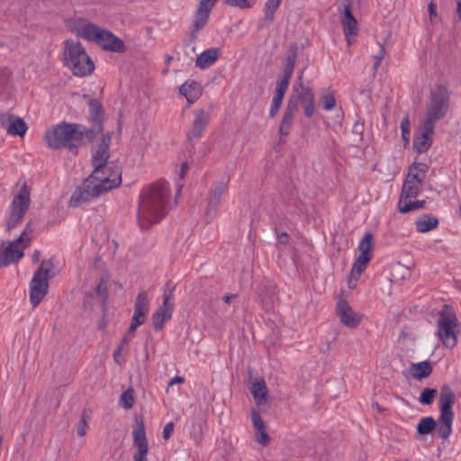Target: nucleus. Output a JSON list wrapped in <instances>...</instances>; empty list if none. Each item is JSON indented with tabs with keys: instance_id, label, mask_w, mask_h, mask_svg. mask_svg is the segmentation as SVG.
<instances>
[{
	"instance_id": "1",
	"label": "nucleus",
	"mask_w": 461,
	"mask_h": 461,
	"mask_svg": "<svg viewBox=\"0 0 461 461\" xmlns=\"http://www.w3.org/2000/svg\"><path fill=\"white\" fill-rule=\"evenodd\" d=\"M110 141L111 134L107 133L93 153L94 171L71 195V206L87 203L122 184L121 169L107 163Z\"/></svg>"
},
{
	"instance_id": "2",
	"label": "nucleus",
	"mask_w": 461,
	"mask_h": 461,
	"mask_svg": "<svg viewBox=\"0 0 461 461\" xmlns=\"http://www.w3.org/2000/svg\"><path fill=\"white\" fill-rule=\"evenodd\" d=\"M169 193V184L165 180L157 181L141 190L137 217L142 230L149 229L166 216Z\"/></svg>"
},
{
	"instance_id": "3",
	"label": "nucleus",
	"mask_w": 461,
	"mask_h": 461,
	"mask_svg": "<svg viewBox=\"0 0 461 461\" xmlns=\"http://www.w3.org/2000/svg\"><path fill=\"white\" fill-rule=\"evenodd\" d=\"M456 395L448 384H443L439 394V417L435 420L432 417L421 418L417 425V431L420 435H427L433 429L443 439H447L452 432L454 412L452 406Z\"/></svg>"
},
{
	"instance_id": "4",
	"label": "nucleus",
	"mask_w": 461,
	"mask_h": 461,
	"mask_svg": "<svg viewBox=\"0 0 461 461\" xmlns=\"http://www.w3.org/2000/svg\"><path fill=\"white\" fill-rule=\"evenodd\" d=\"M86 136V128L81 124L61 122L46 131L44 140L47 146L52 149L67 148L77 153V148Z\"/></svg>"
},
{
	"instance_id": "5",
	"label": "nucleus",
	"mask_w": 461,
	"mask_h": 461,
	"mask_svg": "<svg viewBox=\"0 0 461 461\" xmlns=\"http://www.w3.org/2000/svg\"><path fill=\"white\" fill-rule=\"evenodd\" d=\"M62 62L76 77H87L95 70V64L84 46L70 39L63 42Z\"/></svg>"
},
{
	"instance_id": "6",
	"label": "nucleus",
	"mask_w": 461,
	"mask_h": 461,
	"mask_svg": "<svg viewBox=\"0 0 461 461\" xmlns=\"http://www.w3.org/2000/svg\"><path fill=\"white\" fill-rule=\"evenodd\" d=\"M77 34L86 40L95 42L105 50L116 53L125 51V45L122 40L115 36L112 32L103 29L95 23H84L78 30Z\"/></svg>"
},
{
	"instance_id": "7",
	"label": "nucleus",
	"mask_w": 461,
	"mask_h": 461,
	"mask_svg": "<svg viewBox=\"0 0 461 461\" xmlns=\"http://www.w3.org/2000/svg\"><path fill=\"white\" fill-rule=\"evenodd\" d=\"M436 336L441 340L443 346L452 349L457 344V336L460 332L459 323L455 312L447 305L439 312Z\"/></svg>"
},
{
	"instance_id": "8",
	"label": "nucleus",
	"mask_w": 461,
	"mask_h": 461,
	"mask_svg": "<svg viewBox=\"0 0 461 461\" xmlns=\"http://www.w3.org/2000/svg\"><path fill=\"white\" fill-rule=\"evenodd\" d=\"M53 267V258L42 261L31 280L30 302L33 308L40 304L48 293L49 280L54 276V274L51 273Z\"/></svg>"
},
{
	"instance_id": "9",
	"label": "nucleus",
	"mask_w": 461,
	"mask_h": 461,
	"mask_svg": "<svg viewBox=\"0 0 461 461\" xmlns=\"http://www.w3.org/2000/svg\"><path fill=\"white\" fill-rule=\"evenodd\" d=\"M448 90L441 85L436 86L430 92L426 110L425 122L434 124L443 119L449 108Z\"/></svg>"
},
{
	"instance_id": "10",
	"label": "nucleus",
	"mask_w": 461,
	"mask_h": 461,
	"mask_svg": "<svg viewBox=\"0 0 461 461\" xmlns=\"http://www.w3.org/2000/svg\"><path fill=\"white\" fill-rule=\"evenodd\" d=\"M31 204V194L27 185L24 183L18 193L14 194L9 206L8 216L6 218L7 230L14 229L22 222L24 215L28 212Z\"/></svg>"
},
{
	"instance_id": "11",
	"label": "nucleus",
	"mask_w": 461,
	"mask_h": 461,
	"mask_svg": "<svg viewBox=\"0 0 461 461\" xmlns=\"http://www.w3.org/2000/svg\"><path fill=\"white\" fill-rule=\"evenodd\" d=\"M373 240L374 237L372 233L367 232L364 235L358 244L359 255L357 258L355 263L352 266L351 269V276L357 279L363 271L366 269V264L372 258V249H373Z\"/></svg>"
},
{
	"instance_id": "12",
	"label": "nucleus",
	"mask_w": 461,
	"mask_h": 461,
	"mask_svg": "<svg viewBox=\"0 0 461 461\" xmlns=\"http://www.w3.org/2000/svg\"><path fill=\"white\" fill-rule=\"evenodd\" d=\"M149 311V299L146 291H140L135 300L134 313L131 318L130 331L135 332L137 328L142 325L147 319Z\"/></svg>"
},
{
	"instance_id": "13",
	"label": "nucleus",
	"mask_w": 461,
	"mask_h": 461,
	"mask_svg": "<svg viewBox=\"0 0 461 461\" xmlns=\"http://www.w3.org/2000/svg\"><path fill=\"white\" fill-rule=\"evenodd\" d=\"M133 446L136 451L133 455L134 461H148L149 445L143 421L138 422L132 430Z\"/></svg>"
},
{
	"instance_id": "14",
	"label": "nucleus",
	"mask_w": 461,
	"mask_h": 461,
	"mask_svg": "<svg viewBox=\"0 0 461 461\" xmlns=\"http://www.w3.org/2000/svg\"><path fill=\"white\" fill-rule=\"evenodd\" d=\"M0 250V266L7 267L19 261L23 257V250L27 248L21 242L7 241L3 243Z\"/></svg>"
},
{
	"instance_id": "15",
	"label": "nucleus",
	"mask_w": 461,
	"mask_h": 461,
	"mask_svg": "<svg viewBox=\"0 0 461 461\" xmlns=\"http://www.w3.org/2000/svg\"><path fill=\"white\" fill-rule=\"evenodd\" d=\"M435 125L424 121L413 139V148L418 153H424L431 147Z\"/></svg>"
},
{
	"instance_id": "16",
	"label": "nucleus",
	"mask_w": 461,
	"mask_h": 461,
	"mask_svg": "<svg viewBox=\"0 0 461 461\" xmlns=\"http://www.w3.org/2000/svg\"><path fill=\"white\" fill-rule=\"evenodd\" d=\"M229 180L222 179L212 184L208 196L207 216L214 214L221 204V196L228 192Z\"/></svg>"
},
{
	"instance_id": "17",
	"label": "nucleus",
	"mask_w": 461,
	"mask_h": 461,
	"mask_svg": "<svg viewBox=\"0 0 461 461\" xmlns=\"http://www.w3.org/2000/svg\"><path fill=\"white\" fill-rule=\"evenodd\" d=\"M89 114L93 122L91 129H86V138L91 141L95 139V135L102 131L103 124V110L99 101L95 99L89 100Z\"/></svg>"
},
{
	"instance_id": "18",
	"label": "nucleus",
	"mask_w": 461,
	"mask_h": 461,
	"mask_svg": "<svg viewBox=\"0 0 461 461\" xmlns=\"http://www.w3.org/2000/svg\"><path fill=\"white\" fill-rule=\"evenodd\" d=\"M0 123L1 127L12 136H23L28 129L23 119L13 114H1Z\"/></svg>"
},
{
	"instance_id": "19",
	"label": "nucleus",
	"mask_w": 461,
	"mask_h": 461,
	"mask_svg": "<svg viewBox=\"0 0 461 461\" xmlns=\"http://www.w3.org/2000/svg\"><path fill=\"white\" fill-rule=\"evenodd\" d=\"M337 314L339 317L340 321L348 328H356L360 321L361 316L354 312L352 308L345 300H339L337 303Z\"/></svg>"
},
{
	"instance_id": "20",
	"label": "nucleus",
	"mask_w": 461,
	"mask_h": 461,
	"mask_svg": "<svg viewBox=\"0 0 461 461\" xmlns=\"http://www.w3.org/2000/svg\"><path fill=\"white\" fill-rule=\"evenodd\" d=\"M209 121L210 116L207 112L203 109L194 111V118L187 133L188 140L201 138Z\"/></svg>"
},
{
	"instance_id": "21",
	"label": "nucleus",
	"mask_w": 461,
	"mask_h": 461,
	"mask_svg": "<svg viewBox=\"0 0 461 461\" xmlns=\"http://www.w3.org/2000/svg\"><path fill=\"white\" fill-rule=\"evenodd\" d=\"M302 77L303 73L299 76L298 82L294 86L293 93L288 101V104L295 105V110H298V103H303L308 98L312 99L314 97L312 90L302 82Z\"/></svg>"
},
{
	"instance_id": "22",
	"label": "nucleus",
	"mask_w": 461,
	"mask_h": 461,
	"mask_svg": "<svg viewBox=\"0 0 461 461\" xmlns=\"http://www.w3.org/2000/svg\"><path fill=\"white\" fill-rule=\"evenodd\" d=\"M342 25L344 34L347 38V41L350 45V37L356 36L358 31L357 21L352 14L350 5H347L344 6V11L342 14Z\"/></svg>"
},
{
	"instance_id": "23",
	"label": "nucleus",
	"mask_w": 461,
	"mask_h": 461,
	"mask_svg": "<svg viewBox=\"0 0 461 461\" xmlns=\"http://www.w3.org/2000/svg\"><path fill=\"white\" fill-rule=\"evenodd\" d=\"M210 13L211 10L208 9V7H203L200 5H198V9L194 16V28L190 33V37L193 41L196 39L199 31L207 24Z\"/></svg>"
},
{
	"instance_id": "24",
	"label": "nucleus",
	"mask_w": 461,
	"mask_h": 461,
	"mask_svg": "<svg viewBox=\"0 0 461 461\" xmlns=\"http://www.w3.org/2000/svg\"><path fill=\"white\" fill-rule=\"evenodd\" d=\"M221 50L218 48H210L203 51L195 60V66L201 69L213 65L219 59Z\"/></svg>"
},
{
	"instance_id": "25",
	"label": "nucleus",
	"mask_w": 461,
	"mask_h": 461,
	"mask_svg": "<svg viewBox=\"0 0 461 461\" xmlns=\"http://www.w3.org/2000/svg\"><path fill=\"white\" fill-rule=\"evenodd\" d=\"M297 50L298 47L295 43L290 44L280 77L291 79L297 59Z\"/></svg>"
},
{
	"instance_id": "26",
	"label": "nucleus",
	"mask_w": 461,
	"mask_h": 461,
	"mask_svg": "<svg viewBox=\"0 0 461 461\" xmlns=\"http://www.w3.org/2000/svg\"><path fill=\"white\" fill-rule=\"evenodd\" d=\"M179 92L189 104L194 103L201 96V86L196 81H186L179 87Z\"/></svg>"
},
{
	"instance_id": "27",
	"label": "nucleus",
	"mask_w": 461,
	"mask_h": 461,
	"mask_svg": "<svg viewBox=\"0 0 461 461\" xmlns=\"http://www.w3.org/2000/svg\"><path fill=\"white\" fill-rule=\"evenodd\" d=\"M250 392L258 405L266 404L267 402V387L264 379H257L250 387Z\"/></svg>"
},
{
	"instance_id": "28",
	"label": "nucleus",
	"mask_w": 461,
	"mask_h": 461,
	"mask_svg": "<svg viewBox=\"0 0 461 461\" xmlns=\"http://www.w3.org/2000/svg\"><path fill=\"white\" fill-rule=\"evenodd\" d=\"M438 219L431 214L425 213L415 221V226L419 232L426 233L438 226Z\"/></svg>"
},
{
	"instance_id": "29",
	"label": "nucleus",
	"mask_w": 461,
	"mask_h": 461,
	"mask_svg": "<svg viewBox=\"0 0 461 461\" xmlns=\"http://www.w3.org/2000/svg\"><path fill=\"white\" fill-rule=\"evenodd\" d=\"M296 112L297 110H295V105L294 104H287L279 128V134L281 137H285L289 134Z\"/></svg>"
},
{
	"instance_id": "30",
	"label": "nucleus",
	"mask_w": 461,
	"mask_h": 461,
	"mask_svg": "<svg viewBox=\"0 0 461 461\" xmlns=\"http://www.w3.org/2000/svg\"><path fill=\"white\" fill-rule=\"evenodd\" d=\"M173 306L162 304L152 316L153 326L156 330L162 329L164 323L171 319Z\"/></svg>"
},
{
	"instance_id": "31",
	"label": "nucleus",
	"mask_w": 461,
	"mask_h": 461,
	"mask_svg": "<svg viewBox=\"0 0 461 461\" xmlns=\"http://www.w3.org/2000/svg\"><path fill=\"white\" fill-rule=\"evenodd\" d=\"M428 171V166L424 163H415L409 167L408 174L406 178L411 180L417 184L422 185L426 174Z\"/></svg>"
},
{
	"instance_id": "32",
	"label": "nucleus",
	"mask_w": 461,
	"mask_h": 461,
	"mask_svg": "<svg viewBox=\"0 0 461 461\" xmlns=\"http://www.w3.org/2000/svg\"><path fill=\"white\" fill-rule=\"evenodd\" d=\"M432 372L431 365L429 361H422L411 366V373L413 378L423 379L428 377Z\"/></svg>"
},
{
	"instance_id": "33",
	"label": "nucleus",
	"mask_w": 461,
	"mask_h": 461,
	"mask_svg": "<svg viewBox=\"0 0 461 461\" xmlns=\"http://www.w3.org/2000/svg\"><path fill=\"white\" fill-rule=\"evenodd\" d=\"M410 198H400L398 208L402 213H407L411 211L419 210L424 207L425 200L410 201Z\"/></svg>"
},
{
	"instance_id": "34",
	"label": "nucleus",
	"mask_w": 461,
	"mask_h": 461,
	"mask_svg": "<svg viewBox=\"0 0 461 461\" xmlns=\"http://www.w3.org/2000/svg\"><path fill=\"white\" fill-rule=\"evenodd\" d=\"M281 0H267L264 6V23L270 25L275 20V13L279 8Z\"/></svg>"
},
{
	"instance_id": "35",
	"label": "nucleus",
	"mask_w": 461,
	"mask_h": 461,
	"mask_svg": "<svg viewBox=\"0 0 461 461\" xmlns=\"http://www.w3.org/2000/svg\"><path fill=\"white\" fill-rule=\"evenodd\" d=\"M421 188V185L417 184L411 180L405 178L402 188V194L400 198H413L416 197Z\"/></svg>"
},
{
	"instance_id": "36",
	"label": "nucleus",
	"mask_w": 461,
	"mask_h": 461,
	"mask_svg": "<svg viewBox=\"0 0 461 461\" xmlns=\"http://www.w3.org/2000/svg\"><path fill=\"white\" fill-rule=\"evenodd\" d=\"M438 395V390L434 388H424L420 395L419 402L425 405H430Z\"/></svg>"
},
{
	"instance_id": "37",
	"label": "nucleus",
	"mask_w": 461,
	"mask_h": 461,
	"mask_svg": "<svg viewBox=\"0 0 461 461\" xmlns=\"http://www.w3.org/2000/svg\"><path fill=\"white\" fill-rule=\"evenodd\" d=\"M120 404L126 410H129L133 406L134 395L132 389H128L121 394Z\"/></svg>"
},
{
	"instance_id": "38",
	"label": "nucleus",
	"mask_w": 461,
	"mask_h": 461,
	"mask_svg": "<svg viewBox=\"0 0 461 461\" xmlns=\"http://www.w3.org/2000/svg\"><path fill=\"white\" fill-rule=\"evenodd\" d=\"M257 0H224L226 5L240 9L251 8Z\"/></svg>"
},
{
	"instance_id": "39",
	"label": "nucleus",
	"mask_w": 461,
	"mask_h": 461,
	"mask_svg": "<svg viewBox=\"0 0 461 461\" xmlns=\"http://www.w3.org/2000/svg\"><path fill=\"white\" fill-rule=\"evenodd\" d=\"M290 79L283 77H279L276 81V87L275 91V95L285 96L286 90L289 86Z\"/></svg>"
},
{
	"instance_id": "40",
	"label": "nucleus",
	"mask_w": 461,
	"mask_h": 461,
	"mask_svg": "<svg viewBox=\"0 0 461 461\" xmlns=\"http://www.w3.org/2000/svg\"><path fill=\"white\" fill-rule=\"evenodd\" d=\"M321 102L325 110L330 111L336 106V99L331 93H325L321 96Z\"/></svg>"
},
{
	"instance_id": "41",
	"label": "nucleus",
	"mask_w": 461,
	"mask_h": 461,
	"mask_svg": "<svg viewBox=\"0 0 461 461\" xmlns=\"http://www.w3.org/2000/svg\"><path fill=\"white\" fill-rule=\"evenodd\" d=\"M32 231L33 230L32 224L31 222H28L20 237L16 239V242H21L24 244L26 247H28L31 241V234L32 233Z\"/></svg>"
},
{
	"instance_id": "42",
	"label": "nucleus",
	"mask_w": 461,
	"mask_h": 461,
	"mask_svg": "<svg viewBox=\"0 0 461 461\" xmlns=\"http://www.w3.org/2000/svg\"><path fill=\"white\" fill-rule=\"evenodd\" d=\"M306 117L311 118L315 112L314 97L312 99H306L305 102L301 103Z\"/></svg>"
},
{
	"instance_id": "43",
	"label": "nucleus",
	"mask_w": 461,
	"mask_h": 461,
	"mask_svg": "<svg viewBox=\"0 0 461 461\" xmlns=\"http://www.w3.org/2000/svg\"><path fill=\"white\" fill-rule=\"evenodd\" d=\"M283 98H284L283 96H280L277 95H274V97L272 99L271 108L269 111L270 117H275L276 115V113H278L280 106L282 104Z\"/></svg>"
},
{
	"instance_id": "44",
	"label": "nucleus",
	"mask_w": 461,
	"mask_h": 461,
	"mask_svg": "<svg viewBox=\"0 0 461 461\" xmlns=\"http://www.w3.org/2000/svg\"><path fill=\"white\" fill-rule=\"evenodd\" d=\"M256 438L258 443L267 446L270 441V437L267 432V428L265 427L262 429H256Z\"/></svg>"
},
{
	"instance_id": "45",
	"label": "nucleus",
	"mask_w": 461,
	"mask_h": 461,
	"mask_svg": "<svg viewBox=\"0 0 461 461\" xmlns=\"http://www.w3.org/2000/svg\"><path fill=\"white\" fill-rule=\"evenodd\" d=\"M251 421L255 429H262L266 427L265 422L258 411L251 412Z\"/></svg>"
},
{
	"instance_id": "46",
	"label": "nucleus",
	"mask_w": 461,
	"mask_h": 461,
	"mask_svg": "<svg viewBox=\"0 0 461 461\" xmlns=\"http://www.w3.org/2000/svg\"><path fill=\"white\" fill-rule=\"evenodd\" d=\"M402 137L405 142L409 141L410 137V121L409 117L405 116L401 122Z\"/></svg>"
},
{
	"instance_id": "47",
	"label": "nucleus",
	"mask_w": 461,
	"mask_h": 461,
	"mask_svg": "<svg viewBox=\"0 0 461 461\" xmlns=\"http://www.w3.org/2000/svg\"><path fill=\"white\" fill-rule=\"evenodd\" d=\"M384 55H385V50H384V46L380 45L377 53L374 56V59H375V62L374 64L375 71H376L377 68L380 67L382 60L384 58Z\"/></svg>"
},
{
	"instance_id": "48",
	"label": "nucleus",
	"mask_w": 461,
	"mask_h": 461,
	"mask_svg": "<svg viewBox=\"0 0 461 461\" xmlns=\"http://www.w3.org/2000/svg\"><path fill=\"white\" fill-rule=\"evenodd\" d=\"M86 428H87V421H86L85 414H83L79 420L78 426H77V435L79 437L85 436L86 433Z\"/></svg>"
},
{
	"instance_id": "49",
	"label": "nucleus",
	"mask_w": 461,
	"mask_h": 461,
	"mask_svg": "<svg viewBox=\"0 0 461 461\" xmlns=\"http://www.w3.org/2000/svg\"><path fill=\"white\" fill-rule=\"evenodd\" d=\"M174 430V423L173 422H168L165 427H164V429H163V438L165 439H167L170 438L172 432Z\"/></svg>"
},
{
	"instance_id": "50",
	"label": "nucleus",
	"mask_w": 461,
	"mask_h": 461,
	"mask_svg": "<svg viewBox=\"0 0 461 461\" xmlns=\"http://www.w3.org/2000/svg\"><path fill=\"white\" fill-rule=\"evenodd\" d=\"M217 0H201L199 5L212 10Z\"/></svg>"
},
{
	"instance_id": "51",
	"label": "nucleus",
	"mask_w": 461,
	"mask_h": 461,
	"mask_svg": "<svg viewBox=\"0 0 461 461\" xmlns=\"http://www.w3.org/2000/svg\"><path fill=\"white\" fill-rule=\"evenodd\" d=\"M134 333L135 332H131L130 329H129L127 333L125 334V336L122 339V342H121L120 345L124 346L125 344L129 343V341H131L132 339V338L134 337Z\"/></svg>"
},
{
	"instance_id": "52",
	"label": "nucleus",
	"mask_w": 461,
	"mask_h": 461,
	"mask_svg": "<svg viewBox=\"0 0 461 461\" xmlns=\"http://www.w3.org/2000/svg\"><path fill=\"white\" fill-rule=\"evenodd\" d=\"M173 299V292L172 291H169L168 294L165 293L164 294V301H163V304L165 305H167V306H173L171 303H170V301Z\"/></svg>"
},
{
	"instance_id": "53",
	"label": "nucleus",
	"mask_w": 461,
	"mask_h": 461,
	"mask_svg": "<svg viewBox=\"0 0 461 461\" xmlns=\"http://www.w3.org/2000/svg\"><path fill=\"white\" fill-rule=\"evenodd\" d=\"M123 349V346L122 345H119L117 347V348L114 350L113 352V358H114V361L117 363V364H120V355H121V352L122 351Z\"/></svg>"
},
{
	"instance_id": "54",
	"label": "nucleus",
	"mask_w": 461,
	"mask_h": 461,
	"mask_svg": "<svg viewBox=\"0 0 461 461\" xmlns=\"http://www.w3.org/2000/svg\"><path fill=\"white\" fill-rule=\"evenodd\" d=\"M187 169H188V165L187 163H183L181 165V168H180V171H179V178L181 180H183L186 175V172H187Z\"/></svg>"
},
{
	"instance_id": "55",
	"label": "nucleus",
	"mask_w": 461,
	"mask_h": 461,
	"mask_svg": "<svg viewBox=\"0 0 461 461\" xmlns=\"http://www.w3.org/2000/svg\"><path fill=\"white\" fill-rule=\"evenodd\" d=\"M184 382H185L184 377H182V376H175V377H173V378L169 381V383H168V387H170V386H172V385H174V384H183Z\"/></svg>"
},
{
	"instance_id": "56",
	"label": "nucleus",
	"mask_w": 461,
	"mask_h": 461,
	"mask_svg": "<svg viewBox=\"0 0 461 461\" xmlns=\"http://www.w3.org/2000/svg\"><path fill=\"white\" fill-rule=\"evenodd\" d=\"M428 8H429V17H430V19H432L433 17H435L437 15V12H436L437 5L435 4H433V3H430L429 5Z\"/></svg>"
},
{
	"instance_id": "57",
	"label": "nucleus",
	"mask_w": 461,
	"mask_h": 461,
	"mask_svg": "<svg viewBox=\"0 0 461 461\" xmlns=\"http://www.w3.org/2000/svg\"><path fill=\"white\" fill-rule=\"evenodd\" d=\"M105 292V286L103 283H100L96 287V293L100 295H103V294Z\"/></svg>"
},
{
	"instance_id": "58",
	"label": "nucleus",
	"mask_w": 461,
	"mask_h": 461,
	"mask_svg": "<svg viewBox=\"0 0 461 461\" xmlns=\"http://www.w3.org/2000/svg\"><path fill=\"white\" fill-rule=\"evenodd\" d=\"M236 295L235 294H229V295H225L223 296V301L226 303H230L233 298H235Z\"/></svg>"
},
{
	"instance_id": "59",
	"label": "nucleus",
	"mask_w": 461,
	"mask_h": 461,
	"mask_svg": "<svg viewBox=\"0 0 461 461\" xmlns=\"http://www.w3.org/2000/svg\"><path fill=\"white\" fill-rule=\"evenodd\" d=\"M40 257H41V253L39 250H35L32 254V260L33 261H39L40 259Z\"/></svg>"
},
{
	"instance_id": "60",
	"label": "nucleus",
	"mask_w": 461,
	"mask_h": 461,
	"mask_svg": "<svg viewBox=\"0 0 461 461\" xmlns=\"http://www.w3.org/2000/svg\"><path fill=\"white\" fill-rule=\"evenodd\" d=\"M288 240V236L286 233H283L281 234V236L279 237V240L281 243H285Z\"/></svg>"
},
{
	"instance_id": "61",
	"label": "nucleus",
	"mask_w": 461,
	"mask_h": 461,
	"mask_svg": "<svg viewBox=\"0 0 461 461\" xmlns=\"http://www.w3.org/2000/svg\"><path fill=\"white\" fill-rule=\"evenodd\" d=\"M457 14H458V17L459 19L461 20V1H457Z\"/></svg>"
},
{
	"instance_id": "62",
	"label": "nucleus",
	"mask_w": 461,
	"mask_h": 461,
	"mask_svg": "<svg viewBox=\"0 0 461 461\" xmlns=\"http://www.w3.org/2000/svg\"><path fill=\"white\" fill-rule=\"evenodd\" d=\"M173 59L172 56H167L166 57V63L167 64H169L171 62V60Z\"/></svg>"
},
{
	"instance_id": "63",
	"label": "nucleus",
	"mask_w": 461,
	"mask_h": 461,
	"mask_svg": "<svg viewBox=\"0 0 461 461\" xmlns=\"http://www.w3.org/2000/svg\"><path fill=\"white\" fill-rule=\"evenodd\" d=\"M181 189H182V185H178V190H177V194L180 193Z\"/></svg>"
}]
</instances>
